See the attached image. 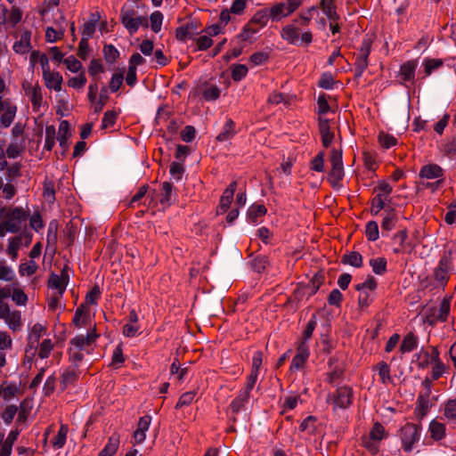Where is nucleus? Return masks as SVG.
Wrapping results in <instances>:
<instances>
[{
  "instance_id": "39448f33",
  "label": "nucleus",
  "mask_w": 456,
  "mask_h": 456,
  "mask_svg": "<svg viewBox=\"0 0 456 456\" xmlns=\"http://www.w3.org/2000/svg\"><path fill=\"white\" fill-rule=\"evenodd\" d=\"M386 436L384 427L376 422L368 436L362 437V444L366 448L371 454L378 453L379 450L380 442Z\"/></svg>"
},
{
  "instance_id": "de8ad7c7",
  "label": "nucleus",
  "mask_w": 456,
  "mask_h": 456,
  "mask_svg": "<svg viewBox=\"0 0 456 456\" xmlns=\"http://www.w3.org/2000/svg\"><path fill=\"white\" fill-rule=\"evenodd\" d=\"M205 88L202 91V95L207 101H215L220 96V89L216 86H208L205 84Z\"/></svg>"
},
{
  "instance_id": "412c9836",
  "label": "nucleus",
  "mask_w": 456,
  "mask_h": 456,
  "mask_svg": "<svg viewBox=\"0 0 456 456\" xmlns=\"http://www.w3.org/2000/svg\"><path fill=\"white\" fill-rule=\"evenodd\" d=\"M318 121V127L322 137V143L324 148H329L334 139V133L330 131V126L328 119L319 118Z\"/></svg>"
},
{
  "instance_id": "1a4fd4ad",
  "label": "nucleus",
  "mask_w": 456,
  "mask_h": 456,
  "mask_svg": "<svg viewBox=\"0 0 456 456\" xmlns=\"http://www.w3.org/2000/svg\"><path fill=\"white\" fill-rule=\"evenodd\" d=\"M371 42L364 40L355 57V77H360L368 67V57L370 55Z\"/></svg>"
},
{
  "instance_id": "f8f14e48",
  "label": "nucleus",
  "mask_w": 456,
  "mask_h": 456,
  "mask_svg": "<svg viewBox=\"0 0 456 456\" xmlns=\"http://www.w3.org/2000/svg\"><path fill=\"white\" fill-rule=\"evenodd\" d=\"M309 356V345H305V343H298L297 347V353L292 358L290 363V370L297 371L302 370L305 367Z\"/></svg>"
},
{
  "instance_id": "7c9ffc66",
  "label": "nucleus",
  "mask_w": 456,
  "mask_h": 456,
  "mask_svg": "<svg viewBox=\"0 0 456 456\" xmlns=\"http://www.w3.org/2000/svg\"><path fill=\"white\" fill-rule=\"evenodd\" d=\"M359 295L358 301L361 307H367L373 298L374 287H356Z\"/></svg>"
},
{
  "instance_id": "2eb2a0df",
  "label": "nucleus",
  "mask_w": 456,
  "mask_h": 456,
  "mask_svg": "<svg viewBox=\"0 0 456 456\" xmlns=\"http://www.w3.org/2000/svg\"><path fill=\"white\" fill-rule=\"evenodd\" d=\"M424 383L427 387V393L425 395H419L418 396L417 403H416V409H415L417 417H419L420 419H422L423 417H425L427 415V413L428 412V411L431 407L429 398H428L429 394L431 392L430 381H428V379H425Z\"/></svg>"
},
{
  "instance_id": "5701e85b",
  "label": "nucleus",
  "mask_w": 456,
  "mask_h": 456,
  "mask_svg": "<svg viewBox=\"0 0 456 456\" xmlns=\"http://www.w3.org/2000/svg\"><path fill=\"white\" fill-rule=\"evenodd\" d=\"M443 419L449 424H456V398L446 400L442 406Z\"/></svg>"
},
{
  "instance_id": "49530a36",
  "label": "nucleus",
  "mask_w": 456,
  "mask_h": 456,
  "mask_svg": "<svg viewBox=\"0 0 456 456\" xmlns=\"http://www.w3.org/2000/svg\"><path fill=\"white\" fill-rule=\"evenodd\" d=\"M386 200L387 197L383 196L381 193H379L376 197H374L371 200L370 213L373 216H377L379 211L385 208Z\"/></svg>"
},
{
  "instance_id": "ddd939ff",
  "label": "nucleus",
  "mask_w": 456,
  "mask_h": 456,
  "mask_svg": "<svg viewBox=\"0 0 456 456\" xmlns=\"http://www.w3.org/2000/svg\"><path fill=\"white\" fill-rule=\"evenodd\" d=\"M65 289L66 287H49L46 294L49 310L55 312L63 308L64 305L61 299Z\"/></svg>"
},
{
  "instance_id": "603ef678",
  "label": "nucleus",
  "mask_w": 456,
  "mask_h": 456,
  "mask_svg": "<svg viewBox=\"0 0 456 456\" xmlns=\"http://www.w3.org/2000/svg\"><path fill=\"white\" fill-rule=\"evenodd\" d=\"M380 381L382 384H387L391 382L390 368L387 363L381 362L377 365Z\"/></svg>"
},
{
  "instance_id": "37998d69",
  "label": "nucleus",
  "mask_w": 456,
  "mask_h": 456,
  "mask_svg": "<svg viewBox=\"0 0 456 456\" xmlns=\"http://www.w3.org/2000/svg\"><path fill=\"white\" fill-rule=\"evenodd\" d=\"M316 325V318L314 315H313L312 318L308 321L307 325L304 330L303 337L298 343H305V345H308L309 339L311 338Z\"/></svg>"
},
{
  "instance_id": "dca6fc26",
  "label": "nucleus",
  "mask_w": 456,
  "mask_h": 456,
  "mask_svg": "<svg viewBox=\"0 0 456 456\" xmlns=\"http://www.w3.org/2000/svg\"><path fill=\"white\" fill-rule=\"evenodd\" d=\"M237 189V182L233 181L230 183V185L224 191L223 195L221 196L217 213L224 214L226 212L230 205L233 200L234 192Z\"/></svg>"
},
{
  "instance_id": "aec40b11",
  "label": "nucleus",
  "mask_w": 456,
  "mask_h": 456,
  "mask_svg": "<svg viewBox=\"0 0 456 456\" xmlns=\"http://www.w3.org/2000/svg\"><path fill=\"white\" fill-rule=\"evenodd\" d=\"M98 338V334L94 331L87 332L86 335H77L70 340V346L85 350L87 346H91Z\"/></svg>"
},
{
  "instance_id": "4d7b16f0",
  "label": "nucleus",
  "mask_w": 456,
  "mask_h": 456,
  "mask_svg": "<svg viewBox=\"0 0 456 456\" xmlns=\"http://www.w3.org/2000/svg\"><path fill=\"white\" fill-rule=\"evenodd\" d=\"M316 419L313 416H308L300 424V430L307 432L308 435L314 434L316 430L315 426Z\"/></svg>"
},
{
  "instance_id": "b1692460",
  "label": "nucleus",
  "mask_w": 456,
  "mask_h": 456,
  "mask_svg": "<svg viewBox=\"0 0 456 456\" xmlns=\"http://www.w3.org/2000/svg\"><path fill=\"white\" fill-rule=\"evenodd\" d=\"M71 269L65 265L60 272V274L52 273L47 285H68L69 282Z\"/></svg>"
},
{
  "instance_id": "9d476101",
  "label": "nucleus",
  "mask_w": 456,
  "mask_h": 456,
  "mask_svg": "<svg viewBox=\"0 0 456 456\" xmlns=\"http://www.w3.org/2000/svg\"><path fill=\"white\" fill-rule=\"evenodd\" d=\"M0 319H4L8 327L13 331L20 330L21 314L19 311H11L8 305H0Z\"/></svg>"
},
{
  "instance_id": "7ed1b4c3",
  "label": "nucleus",
  "mask_w": 456,
  "mask_h": 456,
  "mask_svg": "<svg viewBox=\"0 0 456 456\" xmlns=\"http://www.w3.org/2000/svg\"><path fill=\"white\" fill-rule=\"evenodd\" d=\"M450 313V298L444 297L438 307H429L423 314V322L431 326L447 320Z\"/></svg>"
},
{
  "instance_id": "c756f323",
  "label": "nucleus",
  "mask_w": 456,
  "mask_h": 456,
  "mask_svg": "<svg viewBox=\"0 0 456 456\" xmlns=\"http://www.w3.org/2000/svg\"><path fill=\"white\" fill-rule=\"evenodd\" d=\"M297 23L288 25L281 30V37L290 44H296L298 40L300 28L297 27Z\"/></svg>"
},
{
  "instance_id": "473e14b6",
  "label": "nucleus",
  "mask_w": 456,
  "mask_h": 456,
  "mask_svg": "<svg viewBox=\"0 0 456 456\" xmlns=\"http://www.w3.org/2000/svg\"><path fill=\"white\" fill-rule=\"evenodd\" d=\"M418 346V338L412 333L409 332L404 336L402 344L400 346V351L402 353H409L413 351Z\"/></svg>"
},
{
  "instance_id": "58836bf2",
  "label": "nucleus",
  "mask_w": 456,
  "mask_h": 456,
  "mask_svg": "<svg viewBox=\"0 0 456 456\" xmlns=\"http://www.w3.org/2000/svg\"><path fill=\"white\" fill-rule=\"evenodd\" d=\"M341 262L345 265L360 267L362 265V256L359 252L352 251L348 254H345L341 258Z\"/></svg>"
},
{
  "instance_id": "052dcab7",
  "label": "nucleus",
  "mask_w": 456,
  "mask_h": 456,
  "mask_svg": "<svg viewBox=\"0 0 456 456\" xmlns=\"http://www.w3.org/2000/svg\"><path fill=\"white\" fill-rule=\"evenodd\" d=\"M151 27L152 31L158 33L161 29L163 14L159 11H156L151 14Z\"/></svg>"
},
{
  "instance_id": "393cba45",
  "label": "nucleus",
  "mask_w": 456,
  "mask_h": 456,
  "mask_svg": "<svg viewBox=\"0 0 456 456\" xmlns=\"http://www.w3.org/2000/svg\"><path fill=\"white\" fill-rule=\"evenodd\" d=\"M135 14L134 10H121V22L125 28L130 32L134 33L138 30V23L133 16Z\"/></svg>"
},
{
  "instance_id": "f257e3e1",
  "label": "nucleus",
  "mask_w": 456,
  "mask_h": 456,
  "mask_svg": "<svg viewBox=\"0 0 456 456\" xmlns=\"http://www.w3.org/2000/svg\"><path fill=\"white\" fill-rule=\"evenodd\" d=\"M1 212L3 219L0 222V237H4L7 232H20L26 226L30 215L28 209L21 207L4 208Z\"/></svg>"
},
{
  "instance_id": "a18cd8bd",
  "label": "nucleus",
  "mask_w": 456,
  "mask_h": 456,
  "mask_svg": "<svg viewBox=\"0 0 456 456\" xmlns=\"http://www.w3.org/2000/svg\"><path fill=\"white\" fill-rule=\"evenodd\" d=\"M370 265L376 274H384L387 271V260L384 257H377L370 260Z\"/></svg>"
},
{
  "instance_id": "c85d7f7f",
  "label": "nucleus",
  "mask_w": 456,
  "mask_h": 456,
  "mask_svg": "<svg viewBox=\"0 0 456 456\" xmlns=\"http://www.w3.org/2000/svg\"><path fill=\"white\" fill-rule=\"evenodd\" d=\"M444 171L442 167L436 164H429L422 167L419 172L421 178L434 179L443 176Z\"/></svg>"
},
{
  "instance_id": "e433bc0d",
  "label": "nucleus",
  "mask_w": 456,
  "mask_h": 456,
  "mask_svg": "<svg viewBox=\"0 0 456 456\" xmlns=\"http://www.w3.org/2000/svg\"><path fill=\"white\" fill-rule=\"evenodd\" d=\"M428 430L431 437L436 441L441 440L445 435V426L436 420H432L429 423Z\"/></svg>"
},
{
  "instance_id": "bf43d9fd",
  "label": "nucleus",
  "mask_w": 456,
  "mask_h": 456,
  "mask_svg": "<svg viewBox=\"0 0 456 456\" xmlns=\"http://www.w3.org/2000/svg\"><path fill=\"white\" fill-rule=\"evenodd\" d=\"M248 73V68L244 64H236L232 69V78L238 82L246 77Z\"/></svg>"
},
{
  "instance_id": "4be33fe9",
  "label": "nucleus",
  "mask_w": 456,
  "mask_h": 456,
  "mask_svg": "<svg viewBox=\"0 0 456 456\" xmlns=\"http://www.w3.org/2000/svg\"><path fill=\"white\" fill-rule=\"evenodd\" d=\"M20 387L15 382L4 381L0 385V397L6 403L17 397Z\"/></svg>"
},
{
  "instance_id": "a878e982",
  "label": "nucleus",
  "mask_w": 456,
  "mask_h": 456,
  "mask_svg": "<svg viewBox=\"0 0 456 456\" xmlns=\"http://www.w3.org/2000/svg\"><path fill=\"white\" fill-rule=\"evenodd\" d=\"M43 77L45 79V86L48 88L53 89L57 92L61 91L63 79L59 72L46 70L44 72Z\"/></svg>"
},
{
  "instance_id": "3c124183",
  "label": "nucleus",
  "mask_w": 456,
  "mask_h": 456,
  "mask_svg": "<svg viewBox=\"0 0 456 456\" xmlns=\"http://www.w3.org/2000/svg\"><path fill=\"white\" fill-rule=\"evenodd\" d=\"M234 134V123L232 119L227 120L224 125V131L216 136V140L224 142L231 138Z\"/></svg>"
},
{
  "instance_id": "9b49d317",
  "label": "nucleus",
  "mask_w": 456,
  "mask_h": 456,
  "mask_svg": "<svg viewBox=\"0 0 456 456\" xmlns=\"http://www.w3.org/2000/svg\"><path fill=\"white\" fill-rule=\"evenodd\" d=\"M451 255L452 251L445 253L440 259L438 266L434 271L435 280L441 284H446L449 281L448 272L452 267Z\"/></svg>"
},
{
  "instance_id": "c9c22d12",
  "label": "nucleus",
  "mask_w": 456,
  "mask_h": 456,
  "mask_svg": "<svg viewBox=\"0 0 456 456\" xmlns=\"http://www.w3.org/2000/svg\"><path fill=\"white\" fill-rule=\"evenodd\" d=\"M77 379V374L75 369H66L61 376V390H65L69 385L75 383Z\"/></svg>"
},
{
  "instance_id": "4468645a",
  "label": "nucleus",
  "mask_w": 456,
  "mask_h": 456,
  "mask_svg": "<svg viewBox=\"0 0 456 456\" xmlns=\"http://www.w3.org/2000/svg\"><path fill=\"white\" fill-rule=\"evenodd\" d=\"M419 368L425 369L429 364H434L440 359L439 351L436 346H431L430 351L421 349L415 354Z\"/></svg>"
},
{
  "instance_id": "864d4df0",
  "label": "nucleus",
  "mask_w": 456,
  "mask_h": 456,
  "mask_svg": "<svg viewBox=\"0 0 456 456\" xmlns=\"http://www.w3.org/2000/svg\"><path fill=\"white\" fill-rule=\"evenodd\" d=\"M104 59L109 63H114L119 57L118 51L112 45H106L103 47Z\"/></svg>"
},
{
  "instance_id": "0e129e2a",
  "label": "nucleus",
  "mask_w": 456,
  "mask_h": 456,
  "mask_svg": "<svg viewBox=\"0 0 456 456\" xmlns=\"http://www.w3.org/2000/svg\"><path fill=\"white\" fill-rule=\"evenodd\" d=\"M172 190H173V186L170 183H168V182L163 183L161 198H160L161 204L170 205Z\"/></svg>"
},
{
  "instance_id": "e2e57ef3",
  "label": "nucleus",
  "mask_w": 456,
  "mask_h": 456,
  "mask_svg": "<svg viewBox=\"0 0 456 456\" xmlns=\"http://www.w3.org/2000/svg\"><path fill=\"white\" fill-rule=\"evenodd\" d=\"M379 142L382 147L388 149L397 143V140L393 135L380 132L379 134Z\"/></svg>"
},
{
  "instance_id": "79ce46f5",
  "label": "nucleus",
  "mask_w": 456,
  "mask_h": 456,
  "mask_svg": "<svg viewBox=\"0 0 456 456\" xmlns=\"http://www.w3.org/2000/svg\"><path fill=\"white\" fill-rule=\"evenodd\" d=\"M22 244V237H13L10 240L7 253L12 260H15L18 256V250Z\"/></svg>"
},
{
  "instance_id": "6e6552de",
  "label": "nucleus",
  "mask_w": 456,
  "mask_h": 456,
  "mask_svg": "<svg viewBox=\"0 0 456 456\" xmlns=\"http://www.w3.org/2000/svg\"><path fill=\"white\" fill-rule=\"evenodd\" d=\"M45 327L40 323H36L32 326L28 336V346L25 350L26 358L30 361L37 354V345L42 337Z\"/></svg>"
},
{
  "instance_id": "a211bd4d",
  "label": "nucleus",
  "mask_w": 456,
  "mask_h": 456,
  "mask_svg": "<svg viewBox=\"0 0 456 456\" xmlns=\"http://www.w3.org/2000/svg\"><path fill=\"white\" fill-rule=\"evenodd\" d=\"M151 423V416L144 415L139 419L137 428L134 432L133 439L134 444H142L146 438V432L148 431Z\"/></svg>"
},
{
  "instance_id": "69168bd1",
  "label": "nucleus",
  "mask_w": 456,
  "mask_h": 456,
  "mask_svg": "<svg viewBox=\"0 0 456 456\" xmlns=\"http://www.w3.org/2000/svg\"><path fill=\"white\" fill-rule=\"evenodd\" d=\"M12 299L18 305H25L28 301V296L20 289L13 287L12 292H11Z\"/></svg>"
},
{
  "instance_id": "774afa93",
  "label": "nucleus",
  "mask_w": 456,
  "mask_h": 456,
  "mask_svg": "<svg viewBox=\"0 0 456 456\" xmlns=\"http://www.w3.org/2000/svg\"><path fill=\"white\" fill-rule=\"evenodd\" d=\"M69 361L77 366L83 360L84 354L82 350L70 346L68 351Z\"/></svg>"
},
{
  "instance_id": "0eeeda50",
  "label": "nucleus",
  "mask_w": 456,
  "mask_h": 456,
  "mask_svg": "<svg viewBox=\"0 0 456 456\" xmlns=\"http://www.w3.org/2000/svg\"><path fill=\"white\" fill-rule=\"evenodd\" d=\"M330 400L334 409H346L353 403V389L344 386L338 387Z\"/></svg>"
},
{
  "instance_id": "bb28decb",
  "label": "nucleus",
  "mask_w": 456,
  "mask_h": 456,
  "mask_svg": "<svg viewBox=\"0 0 456 456\" xmlns=\"http://www.w3.org/2000/svg\"><path fill=\"white\" fill-rule=\"evenodd\" d=\"M119 443V435L117 433L112 434L98 456H114L118 452Z\"/></svg>"
},
{
  "instance_id": "4c0bfd02",
  "label": "nucleus",
  "mask_w": 456,
  "mask_h": 456,
  "mask_svg": "<svg viewBox=\"0 0 456 456\" xmlns=\"http://www.w3.org/2000/svg\"><path fill=\"white\" fill-rule=\"evenodd\" d=\"M24 140H21L20 142L13 141L8 145L6 149V155L9 159H15L20 156L24 151Z\"/></svg>"
},
{
  "instance_id": "680f3d73",
  "label": "nucleus",
  "mask_w": 456,
  "mask_h": 456,
  "mask_svg": "<svg viewBox=\"0 0 456 456\" xmlns=\"http://www.w3.org/2000/svg\"><path fill=\"white\" fill-rule=\"evenodd\" d=\"M310 168L316 172L324 171V152H319L311 161Z\"/></svg>"
},
{
  "instance_id": "423d86ee",
  "label": "nucleus",
  "mask_w": 456,
  "mask_h": 456,
  "mask_svg": "<svg viewBox=\"0 0 456 456\" xmlns=\"http://www.w3.org/2000/svg\"><path fill=\"white\" fill-rule=\"evenodd\" d=\"M302 2L303 0H287L288 4L278 3L270 9L269 16L273 20H280L282 17H287L294 12Z\"/></svg>"
},
{
  "instance_id": "13d9d810",
  "label": "nucleus",
  "mask_w": 456,
  "mask_h": 456,
  "mask_svg": "<svg viewBox=\"0 0 456 456\" xmlns=\"http://www.w3.org/2000/svg\"><path fill=\"white\" fill-rule=\"evenodd\" d=\"M366 236L369 240L375 241L379 239V226L377 222L370 221L366 224Z\"/></svg>"
},
{
  "instance_id": "6e6d98bb",
  "label": "nucleus",
  "mask_w": 456,
  "mask_h": 456,
  "mask_svg": "<svg viewBox=\"0 0 456 456\" xmlns=\"http://www.w3.org/2000/svg\"><path fill=\"white\" fill-rule=\"evenodd\" d=\"M37 269V265L36 264V262L34 260L31 259L26 263L20 264V265L19 267V272H20V275H22V276H24V275L30 276L36 273Z\"/></svg>"
},
{
  "instance_id": "f704fd0d",
  "label": "nucleus",
  "mask_w": 456,
  "mask_h": 456,
  "mask_svg": "<svg viewBox=\"0 0 456 456\" xmlns=\"http://www.w3.org/2000/svg\"><path fill=\"white\" fill-rule=\"evenodd\" d=\"M53 342L50 338L44 339L41 343L38 342L37 354L40 359H46L50 356L53 349Z\"/></svg>"
},
{
  "instance_id": "20e7f679",
  "label": "nucleus",
  "mask_w": 456,
  "mask_h": 456,
  "mask_svg": "<svg viewBox=\"0 0 456 456\" xmlns=\"http://www.w3.org/2000/svg\"><path fill=\"white\" fill-rule=\"evenodd\" d=\"M331 169L328 175V180L333 188L338 187L344 177V167L342 162V150L333 149L330 152Z\"/></svg>"
},
{
  "instance_id": "6ab92c4d",
  "label": "nucleus",
  "mask_w": 456,
  "mask_h": 456,
  "mask_svg": "<svg viewBox=\"0 0 456 456\" xmlns=\"http://www.w3.org/2000/svg\"><path fill=\"white\" fill-rule=\"evenodd\" d=\"M249 396L250 395H248L247 391L240 390L238 395L231 402L229 408L232 414V419L233 422L237 419L236 414L245 409V405L248 402Z\"/></svg>"
},
{
  "instance_id": "8fccbe9b",
  "label": "nucleus",
  "mask_w": 456,
  "mask_h": 456,
  "mask_svg": "<svg viewBox=\"0 0 456 456\" xmlns=\"http://www.w3.org/2000/svg\"><path fill=\"white\" fill-rule=\"evenodd\" d=\"M416 64L411 61H408L401 66V75L404 81H410L414 77V72Z\"/></svg>"
},
{
  "instance_id": "2f4dec72",
  "label": "nucleus",
  "mask_w": 456,
  "mask_h": 456,
  "mask_svg": "<svg viewBox=\"0 0 456 456\" xmlns=\"http://www.w3.org/2000/svg\"><path fill=\"white\" fill-rule=\"evenodd\" d=\"M320 8L330 20L335 21L339 19V15L336 12V5L333 0H321Z\"/></svg>"
},
{
  "instance_id": "a19ab883",
  "label": "nucleus",
  "mask_w": 456,
  "mask_h": 456,
  "mask_svg": "<svg viewBox=\"0 0 456 456\" xmlns=\"http://www.w3.org/2000/svg\"><path fill=\"white\" fill-rule=\"evenodd\" d=\"M4 110V112L1 116L0 121L4 127H7L12 123L15 118L17 108L15 105L10 104Z\"/></svg>"
},
{
  "instance_id": "09e8293b",
  "label": "nucleus",
  "mask_w": 456,
  "mask_h": 456,
  "mask_svg": "<svg viewBox=\"0 0 456 456\" xmlns=\"http://www.w3.org/2000/svg\"><path fill=\"white\" fill-rule=\"evenodd\" d=\"M267 209L264 205H253L248 210V216L253 223L256 222L259 216L266 214Z\"/></svg>"
},
{
  "instance_id": "c03bdc74",
  "label": "nucleus",
  "mask_w": 456,
  "mask_h": 456,
  "mask_svg": "<svg viewBox=\"0 0 456 456\" xmlns=\"http://www.w3.org/2000/svg\"><path fill=\"white\" fill-rule=\"evenodd\" d=\"M18 411L16 404H8L2 411L1 418L6 425H10Z\"/></svg>"
},
{
  "instance_id": "338daca9",
  "label": "nucleus",
  "mask_w": 456,
  "mask_h": 456,
  "mask_svg": "<svg viewBox=\"0 0 456 456\" xmlns=\"http://www.w3.org/2000/svg\"><path fill=\"white\" fill-rule=\"evenodd\" d=\"M118 113L114 110H108L104 113L102 120V129L113 126L116 122Z\"/></svg>"
},
{
  "instance_id": "5fc2aeb1",
  "label": "nucleus",
  "mask_w": 456,
  "mask_h": 456,
  "mask_svg": "<svg viewBox=\"0 0 456 456\" xmlns=\"http://www.w3.org/2000/svg\"><path fill=\"white\" fill-rule=\"evenodd\" d=\"M251 265L256 272L262 273L269 265L268 257L265 256H256L252 260Z\"/></svg>"
},
{
  "instance_id": "72a5a7b5",
  "label": "nucleus",
  "mask_w": 456,
  "mask_h": 456,
  "mask_svg": "<svg viewBox=\"0 0 456 456\" xmlns=\"http://www.w3.org/2000/svg\"><path fill=\"white\" fill-rule=\"evenodd\" d=\"M69 428L65 424H61L57 435L52 439L51 443L54 449H61L64 446Z\"/></svg>"
},
{
  "instance_id": "f03ea898",
  "label": "nucleus",
  "mask_w": 456,
  "mask_h": 456,
  "mask_svg": "<svg viewBox=\"0 0 456 456\" xmlns=\"http://www.w3.org/2000/svg\"><path fill=\"white\" fill-rule=\"evenodd\" d=\"M421 428L414 423H406L399 431V437L402 443V448L404 452H410L413 446L420 439Z\"/></svg>"
},
{
  "instance_id": "f3484780",
  "label": "nucleus",
  "mask_w": 456,
  "mask_h": 456,
  "mask_svg": "<svg viewBox=\"0 0 456 456\" xmlns=\"http://www.w3.org/2000/svg\"><path fill=\"white\" fill-rule=\"evenodd\" d=\"M199 25L197 21L188 22L185 26L176 28L175 37L179 41H186L188 38H193L196 35L200 34Z\"/></svg>"
},
{
  "instance_id": "ea45409f",
  "label": "nucleus",
  "mask_w": 456,
  "mask_h": 456,
  "mask_svg": "<svg viewBox=\"0 0 456 456\" xmlns=\"http://www.w3.org/2000/svg\"><path fill=\"white\" fill-rule=\"evenodd\" d=\"M30 48V33L25 32L21 35L20 41L16 42L13 49L16 53H25Z\"/></svg>"
},
{
  "instance_id": "cd10ccee",
  "label": "nucleus",
  "mask_w": 456,
  "mask_h": 456,
  "mask_svg": "<svg viewBox=\"0 0 456 456\" xmlns=\"http://www.w3.org/2000/svg\"><path fill=\"white\" fill-rule=\"evenodd\" d=\"M69 136V123L67 120H62L59 126V136L57 137L60 146L63 149L61 153L62 155H64L65 151H68V138Z\"/></svg>"
}]
</instances>
